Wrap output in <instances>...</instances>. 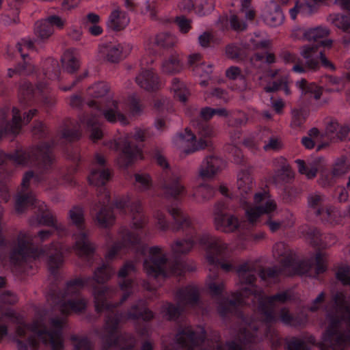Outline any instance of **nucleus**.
<instances>
[{
  "label": "nucleus",
  "mask_w": 350,
  "mask_h": 350,
  "mask_svg": "<svg viewBox=\"0 0 350 350\" xmlns=\"http://www.w3.org/2000/svg\"><path fill=\"white\" fill-rule=\"evenodd\" d=\"M62 63L68 72H75L80 66L78 51L73 48L67 49L62 57Z\"/></svg>",
  "instance_id": "34"
},
{
  "label": "nucleus",
  "mask_w": 350,
  "mask_h": 350,
  "mask_svg": "<svg viewBox=\"0 0 350 350\" xmlns=\"http://www.w3.org/2000/svg\"><path fill=\"white\" fill-rule=\"evenodd\" d=\"M109 90L108 84L104 81L95 83L89 87L86 94L92 99L88 100L86 103L95 111L83 113L77 121L68 120L53 139L49 142H42L37 146L49 144L52 155L55 149L68 154L72 146V143L81 138L83 131L89 133L90 138L94 142L103 138L101 116L111 123L120 122L123 125L127 124L129 121L120 111L118 102L108 97Z\"/></svg>",
  "instance_id": "3"
},
{
  "label": "nucleus",
  "mask_w": 350,
  "mask_h": 350,
  "mask_svg": "<svg viewBox=\"0 0 350 350\" xmlns=\"http://www.w3.org/2000/svg\"><path fill=\"white\" fill-rule=\"evenodd\" d=\"M213 39V37L211 33L208 31H205L199 36L198 43L202 47L206 48L210 46V44Z\"/></svg>",
  "instance_id": "61"
},
{
  "label": "nucleus",
  "mask_w": 350,
  "mask_h": 350,
  "mask_svg": "<svg viewBox=\"0 0 350 350\" xmlns=\"http://www.w3.org/2000/svg\"><path fill=\"white\" fill-rule=\"evenodd\" d=\"M347 189L344 187H340L336 189L334 196L337 198L339 202H345L348 199L349 195Z\"/></svg>",
  "instance_id": "63"
},
{
  "label": "nucleus",
  "mask_w": 350,
  "mask_h": 350,
  "mask_svg": "<svg viewBox=\"0 0 350 350\" xmlns=\"http://www.w3.org/2000/svg\"><path fill=\"white\" fill-rule=\"evenodd\" d=\"M254 183L249 169L241 170L237 176L238 195L240 202L245 210V215L249 224L254 226L260 216L266 215L268 219L265 224L272 232L278 231L282 226V223L271 219V215L278 208L275 200L271 197L269 191L262 189L254 193V204L249 200L251 198Z\"/></svg>",
  "instance_id": "6"
},
{
  "label": "nucleus",
  "mask_w": 350,
  "mask_h": 350,
  "mask_svg": "<svg viewBox=\"0 0 350 350\" xmlns=\"http://www.w3.org/2000/svg\"><path fill=\"white\" fill-rule=\"evenodd\" d=\"M226 76L229 79L236 80V79H242L243 78V75L241 69L237 66H230L226 71Z\"/></svg>",
  "instance_id": "59"
},
{
  "label": "nucleus",
  "mask_w": 350,
  "mask_h": 350,
  "mask_svg": "<svg viewBox=\"0 0 350 350\" xmlns=\"http://www.w3.org/2000/svg\"><path fill=\"white\" fill-rule=\"evenodd\" d=\"M188 65L192 69L194 75L202 78L199 82L201 86H206L213 72L212 65L202 62V56L199 53H193L189 56Z\"/></svg>",
  "instance_id": "25"
},
{
  "label": "nucleus",
  "mask_w": 350,
  "mask_h": 350,
  "mask_svg": "<svg viewBox=\"0 0 350 350\" xmlns=\"http://www.w3.org/2000/svg\"><path fill=\"white\" fill-rule=\"evenodd\" d=\"M130 23L128 14L117 7L111 10L107 21V27L114 31L124 29Z\"/></svg>",
  "instance_id": "29"
},
{
  "label": "nucleus",
  "mask_w": 350,
  "mask_h": 350,
  "mask_svg": "<svg viewBox=\"0 0 350 350\" xmlns=\"http://www.w3.org/2000/svg\"><path fill=\"white\" fill-rule=\"evenodd\" d=\"M252 0H241V10L245 12V18L247 20L252 21L254 18L255 12L253 10L250 9Z\"/></svg>",
  "instance_id": "58"
},
{
  "label": "nucleus",
  "mask_w": 350,
  "mask_h": 350,
  "mask_svg": "<svg viewBox=\"0 0 350 350\" xmlns=\"http://www.w3.org/2000/svg\"><path fill=\"white\" fill-rule=\"evenodd\" d=\"M263 18L265 23L267 25L270 27H277L283 23L284 16L280 6L272 2L267 7Z\"/></svg>",
  "instance_id": "33"
},
{
  "label": "nucleus",
  "mask_w": 350,
  "mask_h": 350,
  "mask_svg": "<svg viewBox=\"0 0 350 350\" xmlns=\"http://www.w3.org/2000/svg\"><path fill=\"white\" fill-rule=\"evenodd\" d=\"M86 308H60L52 315H40L30 325L25 323L23 317L9 310L0 317V341L7 335L8 329L4 321L8 319L17 325L15 341L18 350H36L39 342L50 346L53 350L63 349L62 329L66 317L72 312L77 315L85 314Z\"/></svg>",
  "instance_id": "4"
},
{
  "label": "nucleus",
  "mask_w": 350,
  "mask_h": 350,
  "mask_svg": "<svg viewBox=\"0 0 350 350\" xmlns=\"http://www.w3.org/2000/svg\"><path fill=\"white\" fill-rule=\"evenodd\" d=\"M155 159L162 170L158 176L161 192L166 200L172 201L166 210L174 220L170 226L165 213L157 210L154 213L156 226L163 231L171 228L174 232H182L185 238L172 244L171 260L161 247L152 246L150 255L144 261L147 275L154 278H184L186 272L193 271L195 267L181 255L198 245L204 250L206 260L213 269V275H209L206 282L208 293L219 301L217 306H241L244 297L258 292L254 265L245 262L235 267L228 261L226 243L208 232H198L194 222L178 206L180 200L188 195L180 177L164 157L157 154Z\"/></svg>",
  "instance_id": "1"
},
{
  "label": "nucleus",
  "mask_w": 350,
  "mask_h": 350,
  "mask_svg": "<svg viewBox=\"0 0 350 350\" xmlns=\"http://www.w3.org/2000/svg\"><path fill=\"white\" fill-rule=\"evenodd\" d=\"M267 92H275L279 90L283 91L286 95L291 94V90L286 79L281 78L269 83L265 88Z\"/></svg>",
  "instance_id": "41"
},
{
  "label": "nucleus",
  "mask_w": 350,
  "mask_h": 350,
  "mask_svg": "<svg viewBox=\"0 0 350 350\" xmlns=\"http://www.w3.org/2000/svg\"><path fill=\"white\" fill-rule=\"evenodd\" d=\"M321 139V135L319 130L317 128H312L308 132V136H304L301 139L302 145L307 149H312L315 146V141Z\"/></svg>",
  "instance_id": "43"
},
{
  "label": "nucleus",
  "mask_w": 350,
  "mask_h": 350,
  "mask_svg": "<svg viewBox=\"0 0 350 350\" xmlns=\"http://www.w3.org/2000/svg\"><path fill=\"white\" fill-rule=\"evenodd\" d=\"M73 350H92V344L86 336H73Z\"/></svg>",
  "instance_id": "48"
},
{
  "label": "nucleus",
  "mask_w": 350,
  "mask_h": 350,
  "mask_svg": "<svg viewBox=\"0 0 350 350\" xmlns=\"http://www.w3.org/2000/svg\"><path fill=\"white\" fill-rule=\"evenodd\" d=\"M183 308H164L163 313L168 320H176L182 314Z\"/></svg>",
  "instance_id": "56"
},
{
  "label": "nucleus",
  "mask_w": 350,
  "mask_h": 350,
  "mask_svg": "<svg viewBox=\"0 0 350 350\" xmlns=\"http://www.w3.org/2000/svg\"><path fill=\"white\" fill-rule=\"evenodd\" d=\"M129 106L133 116H139L142 113L144 106L140 98L136 94H132L129 97Z\"/></svg>",
  "instance_id": "47"
},
{
  "label": "nucleus",
  "mask_w": 350,
  "mask_h": 350,
  "mask_svg": "<svg viewBox=\"0 0 350 350\" xmlns=\"http://www.w3.org/2000/svg\"><path fill=\"white\" fill-rule=\"evenodd\" d=\"M256 329L254 321L246 328L240 331L236 340L227 342L225 345L218 342L213 343L202 350H242L241 343L255 341V336L254 334L250 333V331L252 329L256 330Z\"/></svg>",
  "instance_id": "23"
},
{
  "label": "nucleus",
  "mask_w": 350,
  "mask_h": 350,
  "mask_svg": "<svg viewBox=\"0 0 350 350\" xmlns=\"http://www.w3.org/2000/svg\"><path fill=\"white\" fill-rule=\"evenodd\" d=\"M44 79L36 85L29 81H24L19 89V101L22 107H26L33 104H40L46 107L54 105L51 94L48 80L58 79L60 76V66L57 59L49 57L42 65Z\"/></svg>",
  "instance_id": "9"
},
{
  "label": "nucleus",
  "mask_w": 350,
  "mask_h": 350,
  "mask_svg": "<svg viewBox=\"0 0 350 350\" xmlns=\"http://www.w3.org/2000/svg\"><path fill=\"white\" fill-rule=\"evenodd\" d=\"M146 134L145 130L135 128L134 131L108 143L110 149L118 152L117 160L120 167L126 169L135 161L144 159L142 147L139 144L146 140Z\"/></svg>",
  "instance_id": "12"
},
{
  "label": "nucleus",
  "mask_w": 350,
  "mask_h": 350,
  "mask_svg": "<svg viewBox=\"0 0 350 350\" xmlns=\"http://www.w3.org/2000/svg\"><path fill=\"white\" fill-rule=\"evenodd\" d=\"M33 135L38 139H44L48 135V131L45 124L40 121H36L32 128Z\"/></svg>",
  "instance_id": "53"
},
{
  "label": "nucleus",
  "mask_w": 350,
  "mask_h": 350,
  "mask_svg": "<svg viewBox=\"0 0 350 350\" xmlns=\"http://www.w3.org/2000/svg\"><path fill=\"white\" fill-rule=\"evenodd\" d=\"M37 109H30L21 116L20 110L16 107L12 108V118L11 121L7 120L9 109L4 108L0 111V140L3 137L12 136L15 137L21 131L23 124L30 122L32 118L37 114Z\"/></svg>",
  "instance_id": "15"
},
{
  "label": "nucleus",
  "mask_w": 350,
  "mask_h": 350,
  "mask_svg": "<svg viewBox=\"0 0 350 350\" xmlns=\"http://www.w3.org/2000/svg\"><path fill=\"white\" fill-rule=\"evenodd\" d=\"M215 5L213 0H198L196 1L195 13L202 16L213 10Z\"/></svg>",
  "instance_id": "45"
},
{
  "label": "nucleus",
  "mask_w": 350,
  "mask_h": 350,
  "mask_svg": "<svg viewBox=\"0 0 350 350\" xmlns=\"http://www.w3.org/2000/svg\"><path fill=\"white\" fill-rule=\"evenodd\" d=\"M178 6L179 9L184 12H189L191 10L195 11L196 2L192 0H180Z\"/></svg>",
  "instance_id": "62"
},
{
  "label": "nucleus",
  "mask_w": 350,
  "mask_h": 350,
  "mask_svg": "<svg viewBox=\"0 0 350 350\" xmlns=\"http://www.w3.org/2000/svg\"><path fill=\"white\" fill-rule=\"evenodd\" d=\"M177 305L170 303L167 306H199L201 301L200 288L190 284L179 288L175 293Z\"/></svg>",
  "instance_id": "24"
},
{
  "label": "nucleus",
  "mask_w": 350,
  "mask_h": 350,
  "mask_svg": "<svg viewBox=\"0 0 350 350\" xmlns=\"http://www.w3.org/2000/svg\"><path fill=\"white\" fill-rule=\"evenodd\" d=\"M329 33L325 27H317L303 31V37L313 43L304 46L301 51V55L305 59V63L299 62V58L295 53L288 51L281 53V57L285 63H293V71L302 74L308 70H317L322 64L327 68L334 69V65L327 59L324 52L319 48L321 46L330 47L332 42L325 38Z\"/></svg>",
  "instance_id": "7"
},
{
  "label": "nucleus",
  "mask_w": 350,
  "mask_h": 350,
  "mask_svg": "<svg viewBox=\"0 0 350 350\" xmlns=\"http://www.w3.org/2000/svg\"><path fill=\"white\" fill-rule=\"evenodd\" d=\"M112 177L108 168L94 169L88 176L90 185L96 187L98 201L92 202L90 213L96 224L102 228H109L115 221V210L132 219V230L122 227L119 234L121 239L113 243L105 254L106 262L102 263L91 276L79 277L68 281L63 288V292L53 293L56 300L62 301L58 306H87L85 299L81 297V291L86 287L94 293L97 291L100 297L105 298L108 288L98 289V284H104L112 276L114 270L111 265L117 257L122 258L127 253L132 252L136 255L144 256V261L150 255V247L143 243L142 235L148 224V217L144 212L142 201L133 200L129 195L116 198L111 203L110 192L106 184ZM145 269V268H144ZM144 271L146 273V270Z\"/></svg>",
  "instance_id": "2"
},
{
  "label": "nucleus",
  "mask_w": 350,
  "mask_h": 350,
  "mask_svg": "<svg viewBox=\"0 0 350 350\" xmlns=\"http://www.w3.org/2000/svg\"><path fill=\"white\" fill-rule=\"evenodd\" d=\"M24 1L25 0H8V5L10 9L12 10V17L8 15L5 16L3 21L5 24L10 25L12 23H17L19 21V10Z\"/></svg>",
  "instance_id": "40"
},
{
  "label": "nucleus",
  "mask_w": 350,
  "mask_h": 350,
  "mask_svg": "<svg viewBox=\"0 0 350 350\" xmlns=\"http://www.w3.org/2000/svg\"><path fill=\"white\" fill-rule=\"evenodd\" d=\"M325 134L331 141L345 140L349 138L350 127L341 125L336 120H331L326 126Z\"/></svg>",
  "instance_id": "31"
},
{
  "label": "nucleus",
  "mask_w": 350,
  "mask_h": 350,
  "mask_svg": "<svg viewBox=\"0 0 350 350\" xmlns=\"http://www.w3.org/2000/svg\"><path fill=\"white\" fill-rule=\"evenodd\" d=\"M294 299V292L292 289L280 291L275 295L267 296L265 304L261 301L258 306H276L278 304H286Z\"/></svg>",
  "instance_id": "35"
},
{
  "label": "nucleus",
  "mask_w": 350,
  "mask_h": 350,
  "mask_svg": "<svg viewBox=\"0 0 350 350\" xmlns=\"http://www.w3.org/2000/svg\"><path fill=\"white\" fill-rule=\"evenodd\" d=\"M308 214L329 224L336 221V213L326 207L324 196L319 193H313L308 196Z\"/></svg>",
  "instance_id": "19"
},
{
  "label": "nucleus",
  "mask_w": 350,
  "mask_h": 350,
  "mask_svg": "<svg viewBox=\"0 0 350 350\" xmlns=\"http://www.w3.org/2000/svg\"><path fill=\"white\" fill-rule=\"evenodd\" d=\"M349 166L344 159L338 160L333 167L332 173L334 176H339L347 172Z\"/></svg>",
  "instance_id": "54"
},
{
  "label": "nucleus",
  "mask_w": 350,
  "mask_h": 350,
  "mask_svg": "<svg viewBox=\"0 0 350 350\" xmlns=\"http://www.w3.org/2000/svg\"><path fill=\"white\" fill-rule=\"evenodd\" d=\"M271 178L273 184L281 189L290 200L295 198L297 190L291 186L294 180V174L289 165L283 163L279 169L275 171Z\"/></svg>",
  "instance_id": "21"
},
{
  "label": "nucleus",
  "mask_w": 350,
  "mask_h": 350,
  "mask_svg": "<svg viewBox=\"0 0 350 350\" xmlns=\"http://www.w3.org/2000/svg\"><path fill=\"white\" fill-rule=\"evenodd\" d=\"M249 121V116L245 112L238 111L234 115H231L228 119L229 126L234 129V138H239L241 135V128L245 126Z\"/></svg>",
  "instance_id": "37"
},
{
  "label": "nucleus",
  "mask_w": 350,
  "mask_h": 350,
  "mask_svg": "<svg viewBox=\"0 0 350 350\" xmlns=\"http://www.w3.org/2000/svg\"><path fill=\"white\" fill-rule=\"evenodd\" d=\"M258 319L266 324L280 319L283 323L297 326L304 323L306 315L304 313L293 314L288 308H258Z\"/></svg>",
  "instance_id": "16"
},
{
  "label": "nucleus",
  "mask_w": 350,
  "mask_h": 350,
  "mask_svg": "<svg viewBox=\"0 0 350 350\" xmlns=\"http://www.w3.org/2000/svg\"><path fill=\"white\" fill-rule=\"evenodd\" d=\"M207 109H212L210 107H206L200 111V118L192 122V125L195 129L199 138L188 128H186L184 132L177 134L174 140H179L183 143H186V147L184 149L185 154H191L197 150L204 149L209 146L211 139L214 135L213 128L208 124L207 121L212 118L215 114Z\"/></svg>",
  "instance_id": "11"
},
{
  "label": "nucleus",
  "mask_w": 350,
  "mask_h": 350,
  "mask_svg": "<svg viewBox=\"0 0 350 350\" xmlns=\"http://www.w3.org/2000/svg\"><path fill=\"white\" fill-rule=\"evenodd\" d=\"M135 179L141 191H148L152 187V180L148 174L137 173L135 174Z\"/></svg>",
  "instance_id": "46"
},
{
  "label": "nucleus",
  "mask_w": 350,
  "mask_h": 350,
  "mask_svg": "<svg viewBox=\"0 0 350 350\" xmlns=\"http://www.w3.org/2000/svg\"><path fill=\"white\" fill-rule=\"evenodd\" d=\"M135 80L141 88L148 91H156L161 86L159 77L152 70V68H142V72L136 77Z\"/></svg>",
  "instance_id": "28"
},
{
  "label": "nucleus",
  "mask_w": 350,
  "mask_h": 350,
  "mask_svg": "<svg viewBox=\"0 0 350 350\" xmlns=\"http://www.w3.org/2000/svg\"><path fill=\"white\" fill-rule=\"evenodd\" d=\"M297 85L301 91L304 102L310 104L321 98L322 88L314 83H308L306 79H302L297 82Z\"/></svg>",
  "instance_id": "30"
},
{
  "label": "nucleus",
  "mask_w": 350,
  "mask_h": 350,
  "mask_svg": "<svg viewBox=\"0 0 350 350\" xmlns=\"http://www.w3.org/2000/svg\"><path fill=\"white\" fill-rule=\"evenodd\" d=\"M258 138L264 143L263 149L265 151H278L282 148L281 139L273 134L269 129L260 130L258 134Z\"/></svg>",
  "instance_id": "32"
},
{
  "label": "nucleus",
  "mask_w": 350,
  "mask_h": 350,
  "mask_svg": "<svg viewBox=\"0 0 350 350\" xmlns=\"http://www.w3.org/2000/svg\"><path fill=\"white\" fill-rule=\"evenodd\" d=\"M230 25L232 28L236 31H243L246 29V23L236 15H232L230 17Z\"/></svg>",
  "instance_id": "60"
},
{
  "label": "nucleus",
  "mask_w": 350,
  "mask_h": 350,
  "mask_svg": "<svg viewBox=\"0 0 350 350\" xmlns=\"http://www.w3.org/2000/svg\"><path fill=\"white\" fill-rule=\"evenodd\" d=\"M295 163L297 165L299 172L305 174L308 178H312L316 176L317 170L314 167H308L304 160L296 159Z\"/></svg>",
  "instance_id": "51"
},
{
  "label": "nucleus",
  "mask_w": 350,
  "mask_h": 350,
  "mask_svg": "<svg viewBox=\"0 0 350 350\" xmlns=\"http://www.w3.org/2000/svg\"><path fill=\"white\" fill-rule=\"evenodd\" d=\"M225 166V161L220 157L210 155L203 161L200 170V176L202 179L213 178Z\"/></svg>",
  "instance_id": "27"
},
{
  "label": "nucleus",
  "mask_w": 350,
  "mask_h": 350,
  "mask_svg": "<svg viewBox=\"0 0 350 350\" xmlns=\"http://www.w3.org/2000/svg\"><path fill=\"white\" fill-rule=\"evenodd\" d=\"M329 325L318 344L320 350H342L350 346V308H332Z\"/></svg>",
  "instance_id": "10"
},
{
  "label": "nucleus",
  "mask_w": 350,
  "mask_h": 350,
  "mask_svg": "<svg viewBox=\"0 0 350 350\" xmlns=\"http://www.w3.org/2000/svg\"><path fill=\"white\" fill-rule=\"evenodd\" d=\"M336 277L342 284L350 286V268L349 266H342L338 269Z\"/></svg>",
  "instance_id": "52"
},
{
  "label": "nucleus",
  "mask_w": 350,
  "mask_h": 350,
  "mask_svg": "<svg viewBox=\"0 0 350 350\" xmlns=\"http://www.w3.org/2000/svg\"><path fill=\"white\" fill-rule=\"evenodd\" d=\"M228 205L226 202H217L214 207V220L216 228L225 232H232L241 226L239 218L227 213Z\"/></svg>",
  "instance_id": "18"
},
{
  "label": "nucleus",
  "mask_w": 350,
  "mask_h": 350,
  "mask_svg": "<svg viewBox=\"0 0 350 350\" xmlns=\"http://www.w3.org/2000/svg\"><path fill=\"white\" fill-rule=\"evenodd\" d=\"M176 22L180 29V31L183 33H187L191 28V20L183 16H177Z\"/></svg>",
  "instance_id": "57"
},
{
  "label": "nucleus",
  "mask_w": 350,
  "mask_h": 350,
  "mask_svg": "<svg viewBox=\"0 0 350 350\" xmlns=\"http://www.w3.org/2000/svg\"><path fill=\"white\" fill-rule=\"evenodd\" d=\"M306 234L311 240L314 245H319L322 241V234L320 230L314 226H308L306 230Z\"/></svg>",
  "instance_id": "50"
},
{
  "label": "nucleus",
  "mask_w": 350,
  "mask_h": 350,
  "mask_svg": "<svg viewBox=\"0 0 350 350\" xmlns=\"http://www.w3.org/2000/svg\"><path fill=\"white\" fill-rule=\"evenodd\" d=\"M231 153L233 157V161L239 165L246 167V161L242 150L236 146L231 147Z\"/></svg>",
  "instance_id": "55"
},
{
  "label": "nucleus",
  "mask_w": 350,
  "mask_h": 350,
  "mask_svg": "<svg viewBox=\"0 0 350 350\" xmlns=\"http://www.w3.org/2000/svg\"><path fill=\"white\" fill-rule=\"evenodd\" d=\"M68 216L70 220V225L76 228V231L72 234L75 243L69 250H73L88 265L92 266L94 263L96 247L88 239L83 208L79 206H75L69 211Z\"/></svg>",
  "instance_id": "14"
},
{
  "label": "nucleus",
  "mask_w": 350,
  "mask_h": 350,
  "mask_svg": "<svg viewBox=\"0 0 350 350\" xmlns=\"http://www.w3.org/2000/svg\"><path fill=\"white\" fill-rule=\"evenodd\" d=\"M307 113L304 109H294L292 111L291 126L294 128L300 127L305 122Z\"/></svg>",
  "instance_id": "49"
},
{
  "label": "nucleus",
  "mask_w": 350,
  "mask_h": 350,
  "mask_svg": "<svg viewBox=\"0 0 350 350\" xmlns=\"http://www.w3.org/2000/svg\"><path fill=\"white\" fill-rule=\"evenodd\" d=\"M161 68L163 72L167 74H175L182 70L183 64L175 51L170 50V55L163 61Z\"/></svg>",
  "instance_id": "36"
},
{
  "label": "nucleus",
  "mask_w": 350,
  "mask_h": 350,
  "mask_svg": "<svg viewBox=\"0 0 350 350\" xmlns=\"http://www.w3.org/2000/svg\"><path fill=\"white\" fill-rule=\"evenodd\" d=\"M217 189L211 185L204 183L194 188L192 197L196 201L208 200L214 196Z\"/></svg>",
  "instance_id": "38"
},
{
  "label": "nucleus",
  "mask_w": 350,
  "mask_h": 350,
  "mask_svg": "<svg viewBox=\"0 0 350 350\" xmlns=\"http://www.w3.org/2000/svg\"><path fill=\"white\" fill-rule=\"evenodd\" d=\"M159 5L158 0H148L146 2V8L152 16L156 15Z\"/></svg>",
  "instance_id": "64"
},
{
  "label": "nucleus",
  "mask_w": 350,
  "mask_h": 350,
  "mask_svg": "<svg viewBox=\"0 0 350 350\" xmlns=\"http://www.w3.org/2000/svg\"><path fill=\"white\" fill-rule=\"evenodd\" d=\"M176 42V38L168 32H162L158 33L152 40L149 42L146 45V53L151 55L149 60H146L144 57L141 60V65L152 64L156 59V56L159 53L161 49H170L173 47Z\"/></svg>",
  "instance_id": "20"
},
{
  "label": "nucleus",
  "mask_w": 350,
  "mask_h": 350,
  "mask_svg": "<svg viewBox=\"0 0 350 350\" xmlns=\"http://www.w3.org/2000/svg\"><path fill=\"white\" fill-rule=\"evenodd\" d=\"M273 255L280 261V267H261L258 269L256 263L247 261L251 265H254L256 277L258 275L260 280L267 286L278 284L280 276L287 270L290 271V275H302L310 274L314 269L315 276H318L327 269L326 256L321 251L317 252L314 256L308 258L299 260L283 242H278L273 247Z\"/></svg>",
  "instance_id": "5"
},
{
  "label": "nucleus",
  "mask_w": 350,
  "mask_h": 350,
  "mask_svg": "<svg viewBox=\"0 0 350 350\" xmlns=\"http://www.w3.org/2000/svg\"><path fill=\"white\" fill-rule=\"evenodd\" d=\"M204 338L205 331L202 327H186L176 336V341L181 350H198Z\"/></svg>",
  "instance_id": "17"
},
{
  "label": "nucleus",
  "mask_w": 350,
  "mask_h": 350,
  "mask_svg": "<svg viewBox=\"0 0 350 350\" xmlns=\"http://www.w3.org/2000/svg\"><path fill=\"white\" fill-rule=\"evenodd\" d=\"M64 25V21L62 18L57 15L49 16L46 19L40 20L36 23L34 33L37 37L36 39L24 38L16 44L15 49L8 46L7 55L10 58H14L18 54L23 60V62L18 64L16 68L8 69V77H12L15 74L30 75L36 72V68L27 60L28 54L25 53L24 50H37L40 42L48 39L53 34L54 26L61 29L63 28Z\"/></svg>",
  "instance_id": "8"
},
{
  "label": "nucleus",
  "mask_w": 350,
  "mask_h": 350,
  "mask_svg": "<svg viewBox=\"0 0 350 350\" xmlns=\"http://www.w3.org/2000/svg\"><path fill=\"white\" fill-rule=\"evenodd\" d=\"M269 44L268 40L263 39L259 33H254L242 40L241 44L232 43L227 45L226 54L232 59L242 60L246 55V50L263 49V51L255 53L250 59L251 64L259 67L262 63L270 64L275 61L274 54L266 51Z\"/></svg>",
  "instance_id": "13"
},
{
  "label": "nucleus",
  "mask_w": 350,
  "mask_h": 350,
  "mask_svg": "<svg viewBox=\"0 0 350 350\" xmlns=\"http://www.w3.org/2000/svg\"><path fill=\"white\" fill-rule=\"evenodd\" d=\"M171 90L174 92V97L183 103L186 102L190 95V92L187 85L178 78L172 79Z\"/></svg>",
  "instance_id": "39"
},
{
  "label": "nucleus",
  "mask_w": 350,
  "mask_h": 350,
  "mask_svg": "<svg viewBox=\"0 0 350 350\" xmlns=\"http://www.w3.org/2000/svg\"><path fill=\"white\" fill-rule=\"evenodd\" d=\"M137 271L136 263L132 260H127L123 266L120 269L118 276L121 279L119 283L120 289L124 292L122 301L126 300L132 293L134 280L129 278V275L135 274Z\"/></svg>",
  "instance_id": "26"
},
{
  "label": "nucleus",
  "mask_w": 350,
  "mask_h": 350,
  "mask_svg": "<svg viewBox=\"0 0 350 350\" xmlns=\"http://www.w3.org/2000/svg\"><path fill=\"white\" fill-rule=\"evenodd\" d=\"M316 340L312 335L306 336L304 339L294 338L288 344L289 350H309L306 343L314 345Z\"/></svg>",
  "instance_id": "44"
},
{
  "label": "nucleus",
  "mask_w": 350,
  "mask_h": 350,
  "mask_svg": "<svg viewBox=\"0 0 350 350\" xmlns=\"http://www.w3.org/2000/svg\"><path fill=\"white\" fill-rule=\"evenodd\" d=\"M334 26L344 31L350 30V16L342 14H336L329 16Z\"/></svg>",
  "instance_id": "42"
},
{
  "label": "nucleus",
  "mask_w": 350,
  "mask_h": 350,
  "mask_svg": "<svg viewBox=\"0 0 350 350\" xmlns=\"http://www.w3.org/2000/svg\"><path fill=\"white\" fill-rule=\"evenodd\" d=\"M132 49L129 43L110 42L101 44L99 48L100 56L108 62L116 63L126 57Z\"/></svg>",
  "instance_id": "22"
}]
</instances>
